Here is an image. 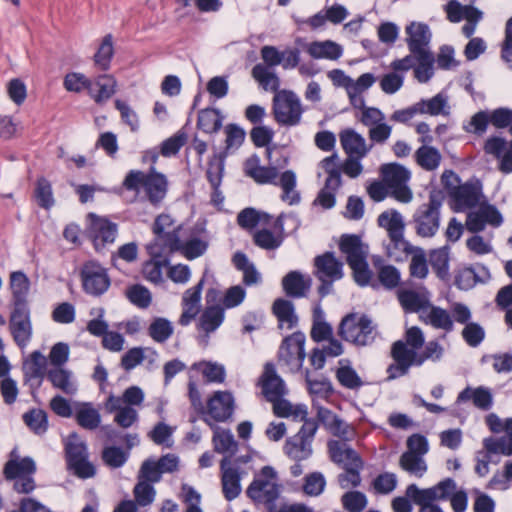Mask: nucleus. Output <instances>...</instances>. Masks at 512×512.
Returning a JSON list of instances; mask_svg holds the SVG:
<instances>
[{
  "mask_svg": "<svg viewBox=\"0 0 512 512\" xmlns=\"http://www.w3.org/2000/svg\"><path fill=\"white\" fill-rule=\"evenodd\" d=\"M305 335L301 332H295L284 338L278 351V362L281 366L287 367L292 372H298L305 359Z\"/></svg>",
  "mask_w": 512,
  "mask_h": 512,
  "instance_id": "4468645a",
  "label": "nucleus"
},
{
  "mask_svg": "<svg viewBox=\"0 0 512 512\" xmlns=\"http://www.w3.org/2000/svg\"><path fill=\"white\" fill-rule=\"evenodd\" d=\"M398 300L406 312H421L429 306V293L426 289H400Z\"/></svg>",
  "mask_w": 512,
  "mask_h": 512,
  "instance_id": "bb28decb",
  "label": "nucleus"
},
{
  "mask_svg": "<svg viewBox=\"0 0 512 512\" xmlns=\"http://www.w3.org/2000/svg\"><path fill=\"white\" fill-rule=\"evenodd\" d=\"M197 126L206 133L217 132L222 126L219 110L206 108L199 112Z\"/></svg>",
  "mask_w": 512,
  "mask_h": 512,
  "instance_id": "8fccbe9b",
  "label": "nucleus"
},
{
  "mask_svg": "<svg viewBox=\"0 0 512 512\" xmlns=\"http://www.w3.org/2000/svg\"><path fill=\"white\" fill-rule=\"evenodd\" d=\"M284 219H289L293 222H296L295 218L292 215L285 216L281 214L275 221L274 227L278 230L279 234L275 235L268 229H262L257 231L254 234V242L257 246L266 250H274L277 249L283 242V222Z\"/></svg>",
  "mask_w": 512,
  "mask_h": 512,
  "instance_id": "a878e982",
  "label": "nucleus"
},
{
  "mask_svg": "<svg viewBox=\"0 0 512 512\" xmlns=\"http://www.w3.org/2000/svg\"><path fill=\"white\" fill-rule=\"evenodd\" d=\"M455 490L456 482L452 478H446L426 489H420L416 484H410L406 489V496L415 504L436 505V501L449 499Z\"/></svg>",
  "mask_w": 512,
  "mask_h": 512,
  "instance_id": "2eb2a0df",
  "label": "nucleus"
},
{
  "mask_svg": "<svg viewBox=\"0 0 512 512\" xmlns=\"http://www.w3.org/2000/svg\"><path fill=\"white\" fill-rule=\"evenodd\" d=\"M114 54L113 38L111 34H107L94 56V61L102 70H107L110 66L112 56Z\"/></svg>",
  "mask_w": 512,
  "mask_h": 512,
  "instance_id": "4d7b16f0",
  "label": "nucleus"
},
{
  "mask_svg": "<svg viewBox=\"0 0 512 512\" xmlns=\"http://www.w3.org/2000/svg\"><path fill=\"white\" fill-rule=\"evenodd\" d=\"M150 256L151 260L147 261L143 266V275L150 282L160 283L163 280L162 269L168 263V254Z\"/></svg>",
  "mask_w": 512,
  "mask_h": 512,
  "instance_id": "09e8293b",
  "label": "nucleus"
},
{
  "mask_svg": "<svg viewBox=\"0 0 512 512\" xmlns=\"http://www.w3.org/2000/svg\"><path fill=\"white\" fill-rule=\"evenodd\" d=\"M304 109L299 97L290 90H280L274 95L272 113L275 121L285 127L301 123Z\"/></svg>",
  "mask_w": 512,
  "mask_h": 512,
  "instance_id": "1a4fd4ad",
  "label": "nucleus"
},
{
  "mask_svg": "<svg viewBox=\"0 0 512 512\" xmlns=\"http://www.w3.org/2000/svg\"><path fill=\"white\" fill-rule=\"evenodd\" d=\"M252 76L264 90L273 91L275 94L279 92V77L264 64H256L252 68Z\"/></svg>",
  "mask_w": 512,
  "mask_h": 512,
  "instance_id": "79ce46f5",
  "label": "nucleus"
},
{
  "mask_svg": "<svg viewBox=\"0 0 512 512\" xmlns=\"http://www.w3.org/2000/svg\"><path fill=\"white\" fill-rule=\"evenodd\" d=\"M339 333L344 340L356 346H367L374 342L377 330L367 315L351 313L342 319Z\"/></svg>",
  "mask_w": 512,
  "mask_h": 512,
  "instance_id": "6e6552de",
  "label": "nucleus"
},
{
  "mask_svg": "<svg viewBox=\"0 0 512 512\" xmlns=\"http://www.w3.org/2000/svg\"><path fill=\"white\" fill-rule=\"evenodd\" d=\"M415 160L417 164L427 171H433L440 165L442 156L439 150L433 146L423 144L415 152Z\"/></svg>",
  "mask_w": 512,
  "mask_h": 512,
  "instance_id": "a19ab883",
  "label": "nucleus"
},
{
  "mask_svg": "<svg viewBox=\"0 0 512 512\" xmlns=\"http://www.w3.org/2000/svg\"><path fill=\"white\" fill-rule=\"evenodd\" d=\"M273 312L280 323V327L286 324L287 328L291 329L297 324L298 318L291 301L282 298L277 299L273 304Z\"/></svg>",
  "mask_w": 512,
  "mask_h": 512,
  "instance_id": "c03bdc74",
  "label": "nucleus"
},
{
  "mask_svg": "<svg viewBox=\"0 0 512 512\" xmlns=\"http://www.w3.org/2000/svg\"><path fill=\"white\" fill-rule=\"evenodd\" d=\"M46 357L39 351L31 353L29 359L23 363L24 375L27 379H41L45 375Z\"/></svg>",
  "mask_w": 512,
  "mask_h": 512,
  "instance_id": "de8ad7c7",
  "label": "nucleus"
},
{
  "mask_svg": "<svg viewBox=\"0 0 512 512\" xmlns=\"http://www.w3.org/2000/svg\"><path fill=\"white\" fill-rule=\"evenodd\" d=\"M36 471V464L30 457L19 458L15 451L11 452V458L4 466V475L6 479L33 475Z\"/></svg>",
  "mask_w": 512,
  "mask_h": 512,
  "instance_id": "f704fd0d",
  "label": "nucleus"
},
{
  "mask_svg": "<svg viewBox=\"0 0 512 512\" xmlns=\"http://www.w3.org/2000/svg\"><path fill=\"white\" fill-rule=\"evenodd\" d=\"M410 274L413 277L423 279L428 274V265L425 252L421 248H416L412 253L410 262Z\"/></svg>",
  "mask_w": 512,
  "mask_h": 512,
  "instance_id": "69168bd1",
  "label": "nucleus"
},
{
  "mask_svg": "<svg viewBox=\"0 0 512 512\" xmlns=\"http://www.w3.org/2000/svg\"><path fill=\"white\" fill-rule=\"evenodd\" d=\"M406 42L410 53L414 56L432 53L429 48L431 31L427 24L422 22H411L406 26Z\"/></svg>",
  "mask_w": 512,
  "mask_h": 512,
  "instance_id": "6ab92c4d",
  "label": "nucleus"
},
{
  "mask_svg": "<svg viewBox=\"0 0 512 512\" xmlns=\"http://www.w3.org/2000/svg\"><path fill=\"white\" fill-rule=\"evenodd\" d=\"M167 185L165 175L157 172L154 167H151L147 174L139 170H131L123 181V186L127 190L138 192L143 188L149 202L155 206L165 198Z\"/></svg>",
  "mask_w": 512,
  "mask_h": 512,
  "instance_id": "39448f33",
  "label": "nucleus"
},
{
  "mask_svg": "<svg viewBox=\"0 0 512 512\" xmlns=\"http://www.w3.org/2000/svg\"><path fill=\"white\" fill-rule=\"evenodd\" d=\"M399 466L407 473L421 478L427 472V464L423 456L417 453L404 452L399 459Z\"/></svg>",
  "mask_w": 512,
  "mask_h": 512,
  "instance_id": "37998d69",
  "label": "nucleus"
},
{
  "mask_svg": "<svg viewBox=\"0 0 512 512\" xmlns=\"http://www.w3.org/2000/svg\"><path fill=\"white\" fill-rule=\"evenodd\" d=\"M422 108L420 114L428 113L430 115L448 114L447 98L442 94H437L429 100H421L417 103Z\"/></svg>",
  "mask_w": 512,
  "mask_h": 512,
  "instance_id": "e2e57ef3",
  "label": "nucleus"
},
{
  "mask_svg": "<svg viewBox=\"0 0 512 512\" xmlns=\"http://www.w3.org/2000/svg\"><path fill=\"white\" fill-rule=\"evenodd\" d=\"M449 198L450 206L455 212H462L478 206L477 210L467 214L465 227L469 232H481L486 225L499 227L503 222L499 210L494 205L483 201L485 196L479 181L462 184L458 189L450 192Z\"/></svg>",
  "mask_w": 512,
  "mask_h": 512,
  "instance_id": "f257e3e1",
  "label": "nucleus"
},
{
  "mask_svg": "<svg viewBox=\"0 0 512 512\" xmlns=\"http://www.w3.org/2000/svg\"><path fill=\"white\" fill-rule=\"evenodd\" d=\"M327 446L331 460L343 468L363 462L360 455L347 442L330 440Z\"/></svg>",
  "mask_w": 512,
  "mask_h": 512,
  "instance_id": "393cba45",
  "label": "nucleus"
},
{
  "mask_svg": "<svg viewBox=\"0 0 512 512\" xmlns=\"http://www.w3.org/2000/svg\"><path fill=\"white\" fill-rule=\"evenodd\" d=\"M25 424L36 434H44L48 428L47 414L40 409H33L23 415Z\"/></svg>",
  "mask_w": 512,
  "mask_h": 512,
  "instance_id": "603ef678",
  "label": "nucleus"
},
{
  "mask_svg": "<svg viewBox=\"0 0 512 512\" xmlns=\"http://www.w3.org/2000/svg\"><path fill=\"white\" fill-rule=\"evenodd\" d=\"M422 321L436 329L450 332L454 328L453 320L449 312L441 307L430 305L420 315Z\"/></svg>",
  "mask_w": 512,
  "mask_h": 512,
  "instance_id": "72a5a7b5",
  "label": "nucleus"
},
{
  "mask_svg": "<svg viewBox=\"0 0 512 512\" xmlns=\"http://www.w3.org/2000/svg\"><path fill=\"white\" fill-rule=\"evenodd\" d=\"M383 180L391 190V195L402 203H409L413 194L407 186L410 172L402 165L396 163L385 164L381 167Z\"/></svg>",
  "mask_w": 512,
  "mask_h": 512,
  "instance_id": "ddd939ff",
  "label": "nucleus"
},
{
  "mask_svg": "<svg viewBox=\"0 0 512 512\" xmlns=\"http://www.w3.org/2000/svg\"><path fill=\"white\" fill-rule=\"evenodd\" d=\"M204 421L213 429L212 442L214 450L220 454L227 453L230 456L233 455L237 451L238 445L231 431L216 426L208 418H204Z\"/></svg>",
  "mask_w": 512,
  "mask_h": 512,
  "instance_id": "473e14b6",
  "label": "nucleus"
},
{
  "mask_svg": "<svg viewBox=\"0 0 512 512\" xmlns=\"http://www.w3.org/2000/svg\"><path fill=\"white\" fill-rule=\"evenodd\" d=\"M377 223L387 231L389 238L404 235L405 223L403 216L397 210L382 212L378 216Z\"/></svg>",
  "mask_w": 512,
  "mask_h": 512,
  "instance_id": "58836bf2",
  "label": "nucleus"
},
{
  "mask_svg": "<svg viewBox=\"0 0 512 512\" xmlns=\"http://www.w3.org/2000/svg\"><path fill=\"white\" fill-rule=\"evenodd\" d=\"M9 326L16 344L21 348L25 347L32 336L29 307H13Z\"/></svg>",
  "mask_w": 512,
  "mask_h": 512,
  "instance_id": "f3484780",
  "label": "nucleus"
},
{
  "mask_svg": "<svg viewBox=\"0 0 512 512\" xmlns=\"http://www.w3.org/2000/svg\"><path fill=\"white\" fill-rule=\"evenodd\" d=\"M443 195L440 191H431L428 202L421 204L412 216L411 224L416 234L422 238H431L439 230Z\"/></svg>",
  "mask_w": 512,
  "mask_h": 512,
  "instance_id": "423d86ee",
  "label": "nucleus"
},
{
  "mask_svg": "<svg viewBox=\"0 0 512 512\" xmlns=\"http://www.w3.org/2000/svg\"><path fill=\"white\" fill-rule=\"evenodd\" d=\"M204 285L202 278L194 287L187 289L182 296V314L179 324L187 326L199 314L201 308V292Z\"/></svg>",
  "mask_w": 512,
  "mask_h": 512,
  "instance_id": "412c9836",
  "label": "nucleus"
},
{
  "mask_svg": "<svg viewBox=\"0 0 512 512\" xmlns=\"http://www.w3.org/2000/svg\"><path fill=\"white\" fill-rule=\"evenodd\" d=\"M65 454L68 469L81 479L92 478L96 474L95 466L88 460L86 443L75 433L65 442Z\"/></svg>",
  "mask_w": 512,
  "mask_h": 512,
  "instance_id": "9d476101",
  "label": "nucleus"
},
{
  "mask_svg": "<svg viewBox=\"0 0 512 512\" xmlns=\"http://www.w3.org/2000/svg\"><path fill=\"white\" fill-rule=\"evenodd\" d=\"M180 226L168 214L159 215L154 223L155 239L147 245L149 255L159 256L178 251L181 247Z\"/></svg>",
  "mask_w": 512,
  "mask_h": 512,
  "instance_id": "0eeeda50",
  "label": "nucleus"
},
{
  "mask_svg": "<svg viewBox=\"0 0 512 512\" xmlns=\"http://www.w3.org/2000/svg\"><path fill=\"white\" fill-rule=\"evenodd\" d=\"M339 138L341 146L348 156L364 158L373 147V144H367L365 138L352 128L341 131Z\"/></svg>",
  "mask_w": 512,
  "mask_h": 512,
  "instance_id": "b1692460",
  "label": "nucleus"
},
{
  "mask_svg": "<svg viewBox=\"0 0 512 512\" xmlns=\"http://www.w3.org/2000/svg\"><path fill=\"white\" fill-rule=\"evenodd\" d=\"M341 502L345 510L348 512H362L368 500L364 493L360 491H349L342 495Z\"/></svg>",
  "mask_w": 512,
  "mask_h": 512,
  "instance_id": "052dcab7",
  "label": "nucleus"
},
{
  "mask_svg": "<svg viewBox=\"0 0 512 512\" xmlns=\"http://www.w3.org/2000/svg\"><path fill=\"white\" fill-rule=\"evenodd\" d=\"M46 376L52 386L63 393L74 395L77 392V383L71 370L63 367H52L47 371Z\"/></svg>",
  "mask_w": 512,
  "mask_h": 512,
  "instance_id": "c756f323",
  "label": "nucleus"
},
{
  "mask_svg": "<svg viewBox=\"0 0 512 512\" xmlns=\"http://www.w3.org/2000/svg\"><path fill=\"white\" fill-rule=\"evenodd\" d=\"M307 53L314 59L337 60L342 56L341 45L332 41H314L307 45Z\"/></svg>",
  "mask_w": 512,
  "mask_h": 512,
  "instance_id": "e433bc0d",
  "label": "nucleus"
},
{
  "mask_svg": "<svg viewBox=\"0 0 512 512\" xmlns=\"http://www.w3.org/2000/svg\"><path fill=\"white\" fill-rule=\"evenodd\" d=\"M318 429L316 420H306L297 434L289 437L283 447L285 454L294 461L308 459L312 453V443Z\"/></svg>",
  "mask_w": 512,
  "mask_h": 512,
  "instance_id": "f8f14e48",
  "label": "nucleus"
},
{
  "mask_svg": "<svg viewBox=\"0 0 512 512\" xmlns=\"http://www.w3.org/2000/svg\"><path fill=\"white\" fill-rule=\"evenodd\" d=\"M64 87L66 90L71 92H81L83 89H87L89 95H93L92 81L87 79L85 75L81 73H69L64 78Z\"/></svg>",
  "mask_w": 512,
  "mask_h": 512,
  "instance_id": "680f3d73",
  "label": "nucleus"
},
{
  "mask_svg": "<svg viewBox=\"0 0 512 512\" xmlns=\"http://www.w3.org/2000/svg\"><path fill=\"white\" fill-rule=\"evenodd\" d=\"M397 486V477L394 473L385 472L379 474L372 482V487L377 494H389Z\"/></svg>",
  "mask_w": 512,
  "mask_h": 512,
  "instance_id": "338daca9",
  "label": "nucleus"
},
{
  "mask_svg": "<svg viewBox=\"0 0 512 512\" xmlns=\"http://www.w3.org/2000/svg\"><path fill=\"white\" fill-rule=\"evenodd\" d=\"M393 363L387 367V380L391 381L408 374L412 366H421L425 361L438 362L444 354L443 346L437 341H429L421 353L407 350L401 342H394L391 347Z\"/></svg>",
  "mask_w": 512,
  "mask_h": 512,
  "instance_id": "7ed1b4c3",
  "label": "nucleus"
},
{
  "mask_svg": "<svg viewBox=\"0 0 512 512\" xmlns=\"http://www.w3.org/2000/svg\"><path fill=\"white\" fill-rule=\"evenodd\" d=\"M390 241L386 245L387 256L394 261H403L412 254L417 247L412 246L404 235L391 237Z\"/></svg>",
  "mask_w": 512,
  "mask_h": 512,
  "instance_id": "a18cd8bd",
  "label": "nucleus"
},
{
  "mask_svg": "<svg viewBox=\"0 0 512 512\" xmlns=\"http://www.w3.org/2000/svg\"><path fill=\"white\" fill-rule=\"evenodd\" d=\"M35 198L38 205L44 209H50L55 203L51 184L44 177L37 180Z\"/></svg>",
  "mask_w": 512,
  "mask_h": 512,
  "instance_id": "5fc2aeb1",
  "label": "nucleus"
},
{
  "mask_svg": "<svg viewBox=\"0 0 512 512\" xmlns=\"http://www.w3.org/2000/svg\"><path fill=\"white\" fill-rule=\"evenodd\" d=\"M172 323L166 318H155L148 328L149 336L158 343H163L173 334Z\"/></svg>",
  "mask_w": 512,
  "mask_h": 512,
  "instance_id": "3c124183",
  "label": "nucleus"
},
{
  "mask_svg": "<svg viewBox=\"0 0 512 512\" xmlns=\"http://www.w3.org/2000/svg\"><path fill=\"white\" fill-rule=\"evenodd\" d=\"M262 393L267 401L272 402L283 397L287 389L283 379L277 374L272 363H267L261 376Z\"/></svg>",
  "mask_w": 512,
  "mask_h": 512,
  "instance_id": "4be33fe9",
  "label": "nucleus"
},
{
  "mask_svg": "<svg viewBox=\"0 0 512 512\" xmlns=\"http://www.w3.org/2000/svg\"><path fill=\"white\" fill-rule=\"evenodd\" d=\"M485 451L491 456L492 454H502L512 456V442L508 437H488L483 440Z\"/></svg>",
  "mask_w": 512,
  "mask_h": 512,
  "instance_id": "864d4df0",
  "label": "nucleus"
},
{
  "mask_svg": "<svg viewBox=\"0 0 512 512\" xmlns=\"http://www.w3.org/2000/svg\"><path fill=\"white\" fill-rule=\"evenodd\" d=\"M314 276L321 282L318 293L321 298L333 291V283L342 279L343 262L333 252H325L314 258Z\"/></svg>",
  "mask_w": 512,
  "mask_h": 512,
  "instance_id": "9b49d317",
  "label": "nucleus"
},
{
  "mask_svg": "<svg viewBox=\"0 0 512 512\" xmlns=\"http://www.w3.org/2000/svg\"><path fill=\"white\" fill-rule=\"evenodd\" d=\"M220 468L222 491L224 497L231 501L238 497L241 492V477L238 469L231 465V460L228 456L221 460Z\"/></svg>",
  "mask_w": 512,
  "mask_h": 512,
  "instance_id": "5701e85b",
  "label": "nucleus"
},
{
  "mask_svg": "<svg viewBox=\"0 0 512 512\" xmlns=\"http://www.w3.org/2000/svg\"><path fill=\"white\" fill-rule=\"evenodd\" d=\"M81 280L85 292L93 296L102 295L110 286L106 269L96 261H88L83 265Z\"/></svg>",
  "mask_w": 512,
  "mask_h": 512,
  "instance_id": "dca6fc26",
  "label": "nucleus"
},
{
  "mask_svg": "<svg viewBox=\"0 0 512 512\" xmlns=\"http://www.w3.org/2000/svg\"><path fill=\"white\" fill-rule=\"evenodd\" d=\"M77 423L88 430L96 429L101 421L99 412L91 403H78L75 409Z\"/></svg>",
  "mask_w": 512,
  "mask_h": 512,
  "instance_id": "ea45409f",
  "label": "nucleus"
},
{
  "mask_svg": "<svg viewBox=\"0 0 512 512\" xmlns=\"http://www.w3.org/2000/svg\"><path fill=\"white\" fill-rule=\"evenodd\" d=\"M224 320V309L219 305L208 306L200 316L198 328L205 332L200 338L203 345L208 344L209 334L214 332Z\"/></svg>",
  "mask_w": 512,
  "mask_h": 512,
  "instance_id": "cd10ccee",
  "label": "nucleus"
},
{
  "mask_svg": "<svg viewBox=\"0 0 512 512\" xmlns=\"http://www.w3.org/2000/svg\"><path fill=\"white\" fill-rule=\"evenodd\" d=\"M281 486L277 473L271 466H264L247 488V496L254 502L263 503L267 512L277 511L280 507L276 500L280 496Z\"/></svg>",
  "mask_w": 512,
  "mask_h": 512,
  "instance_id": "20e7f679",
  "label": "nucleus"
},
{
  "mask_svg": "<svg viewBox=\"0 0 512 512\" xmlns=\"http://www.w3.org/2000/svg\"><path fill=\"white\" fill-rule=\"evenodd\" d=\"M89 218L91 219L89 235L95 249L99 251L107 244H112L117 236V224L93 213L89 214Z\"/></svg>",
  "mask_w": 512,
  "mask_h": 512,
  "instance_id": "a211bd4d",
  "label": "nucleus"
},
{
  "mask_svg": "<svg viewBox=\"0 0 512 512\" xmlns=\"http://www.w3.org/2000/svg\"><path fill=\"white\" fill-rule=\"evenodd\" d=\"M234 412V398L228 391H217L207 402V416L211 422H225Z\"/></svg>",
  "mask_w": 512,
  "mask_h": 512,
  "instance_id": "aec40b11",
  "label": "nucleus"
},
{
  "mask_svg": "<svg viewBox=\"0 0 512 512\" xmlns=\"http://www.w3.org/2000/svg\"><path fill=\"white\" fill-rule=\"evenodd\" d=\"M129 457V452L120 447L108 446L102 451V460L110 468L122 467Z\"/></svg>",
  "mask_w": 512,
  "mask_h": 512,
  "instance_id": "6e6d98bb",
  "label": "nucleus"
},
{
  "mask_svg": "<svg viewBox=\"0 0 512 512\" xmlns=\"http://www.w3.org/2000/svg\"><path fill=\"white\" fill-rule=\"evenodd\" d=\"M339 248L346 255L349 266L364 261L367 258V247L357 235H343Z\"/></svg>",
  "mask_w": 512,
  "mask_h": 512,
  "instance_id": "c85d7f7f",
  "label": "nucleus"
},
{
  "mask_svg": "<svg viewBox=\"0 0 512 512\" xmlns=\"http://www.w3.org/2000/svg\"><path fill=\"white\" fill-rule=\"evenodd\" d=\"M415 58L418 61V66L414 70L415 77L419 82L425 83L430 80L434 73V55L433 53H429L420 56H415Z\"/></svg>",
  "mask_w": 512,
  "mask_h": 512,
  "instance_id": "0e129e2a",
  "label": "nucleus"
},
{
  "mask_svg": "<svg viewBox=\"0 0 512 512\" xmlns=\"http://www.w3.org/2000/svg\"><path fill=\"white\" fill-rule=\"evenodd\" d=\"M133 493L137 505L142 507L150 505L154 501L156 494L154 487L150 483L140 480L135 485Z\"/></svg>",
  "mask_w": 512,
  "mask_h": 512,
  "instance_id": "774afa93",
  "label": "nucleus"
},
{
  "mask_svg": "<svg viewBox=\"0 0 512 512\" xmlns=\"http://www.w3.org/2000/svg\"><path fill=\"white\" fill-rule=\"evenodd\" d=\"M271 403L273 404V413L277 417L292 418L294 421H303L304 423L309 420L307 406L304 404H292L283 397L277 398Z\"/></svg>",
  "mask_w": 512,
  "mask_h": 512,
  "instance_id": "c9c22d12",
  "label": "nucleus"
},
{
  "mask_svg": "<svg viewBox=\"0 0 512 512\" xmlns=\"http://www.w3.org/2000/svg\"><path fill=\"white\" fill-rule=\"evenodd\" d=\"M125 295L132 304L139 308H147L151 304L152 297L150 291L140 284L128 287Z\"/></svg>",
  "mask_w": 512,
  "mask_h": 512,
  "instance_id": "bf43d9fd",
  "label": "nucleus"
},
{
  "mask_svg": "<svg viewBox=\"0 0 512 512\" xmlns=\"http://www.w3.org/2000/svg\"><path fill=\"white\" fill-rule=\"evenodd\" d=\"M312 284V279L305 277L299 271H290L282 279L285 293L290 297L300 298L306 295Z\"/></svg>",
  "mask_w": 512,
  "mask_h": 512,
  "instance_id": "7c9ffc66",
  "label": "nucleus"
},
{
  "mask_svg": "<svg viewBox=\"0 0 512 512\" xmlns=\"http://www.w3.org/2000/svg\"><path fill=\"white\" fill-rule=\"evenodd\" d=\"M93 95H90L97 103L111 98L115 93L116 81L110 75H101L92 82Z\"/></svg>",
  "mask_w": 512,
  "mask_h": 512,
  "instance_id": "49530a36",
  "label": "nucleus"
},
{
  "mask_svg": "<svg viewBox=\"0 0 512 512\" xmlns=\"http://www.w3.org/2000/svg\"><path fill=\"white\" fill-rule=\"evenodd\" d=\"M10 289L13 307H28L30 281L22 271H14L10 274Z\"/></svg>",
  "mask_w": 512,
  "mask_h": 512,
  "instance_id": "2f4dec72",
  "label": "nucleus"
},
{
  "mask_svg": "<svg viewBox=\"0 0 512 512\" xmlns=\"http://www.w3.org/2000/svg\"><path fill=\"white\" fill-rule=\"evenodd\" d=\"M244 172L258 184L279 185L282 189L281 200L289 205L300 202V194L296 190V175L292 170L283 172L277 181L278 169L273 166H262L260 158L254 154L244 162Z\"/></svg>",
  "mask_w": 512,
  "mask_h": 512,
  "instance_id": "f03ea898",
  "label": "nucleus"
},
{
  "mask_svg": "<svg viewBox=\"0 0 512 512\" xmlns=\"http://www.w3.org/2000/svg\"><path fill=\"white\" fill-rule=\"evenodd\" d=\"M429 263L436 271L440 278H444L449 268V251L448 248L442 247L435 249L430 253Z\"/></svg>",
  "mask_w": 512,
  "mask_h": 512,
  "instance_id": "13d9d810",
  "label": "nucleus"
},
{
  "mask_svg": "<svg viewBox=\"0 0 512 512\" xmlns=\"http://www.w3.org/2000/svg\"><path fill=\"white\" fill-rule=\"evenodd\" d=\"M472 400L475 407L487 411L493 404V397L489 389L485 387L471 388L466 387L457 396V402H466Z\"/></svg>",
  "mask_w": 512,
  "mask_h": 512,
  "instance_id": "4c0bfd02",
  "label": "nucleus"
}]
</instances>
